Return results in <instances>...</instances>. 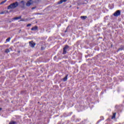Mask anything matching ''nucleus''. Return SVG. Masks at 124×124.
<instances>
[{
  "label": "nucleus",
  "mask_w": 124,
  "mask_h": 124,
  "mask_svg": "<svg viewBox=\"0 0 124 124\" xmlns=\"http://www.w3.org/2000/svg\"><path fill=\"white\" fill-rule=\"evenodd\" d=\"M18 5V2L13 3L8 6L7 9H14V8H16Z\"/></svg>",
  "instance_id": "nucleus-1"
},
{
  "label": "nucleus",
  "mask_w": 124,
  "mask_h": 124,
  "mask_svg": "<svg viewBox=\"0 0 124 124\" xmlns=\"http://www.w3.org/2000/svg\"><path fill=\"white\" fill-rule=\"evenodd\" d=\"M121 15V11L117 10L116 11L114 14L113 16H115V17H118Z\"/></svg>",
  "instance_id": "nucleus-2"
},
{
  "label": "nucleus",
  "mask_w": 124,
  "mask_h": 124,
  "mask_svg": "<svg viewBox=\"0 0 124 124\" xmlns=\"http://www.w3.org/2000/svg\"><path fill=\"white\" fill-rule=\"evenodd\" d=\"M32 3H33V0H28L26 3V6H31V5L32 4Z\"/></svg>",
  "instance_id": "nucleus-3"
},
{
  "label": "nucleus",
  "mask_w": 124,
  "mask_h": 124,
  "mask_svg": "<svg viewBox=\"0 0 124 124\" xmlns=\"http://www.w3.org/2000/svg\"><path fill=\"white\" fill-rule=\"evenodd\" d=\"M30 46L32 47V48H34L35 46V43L33 42V41L29 42Z\"/></svg>",
  "instance_id": "nucleus-4"
},
{
  "label": "nucleus",
  "mask_w": 124,
  "mask_h": 124,
  "mask_svg": "<svg viewBox=\"0 0 124 124\" xmlns=\"http://www.w3.org/2000/svg\"><path fill=\"white\" fill-rule=\"evenodd\" d=\"M37 30H38V27L37 26H35L31 29V31H37Z\"/></svg>",
  "instance_id": "nucleus-5"
},
{
  "label": "nucleus",
  "mask_w": 124,
  "mask_h": 124,
  "mask_svg": "<svg viewBox=\"0 0 124 124\" xmlns=\"http://www.w3.org/2000/svg\"><path fill=\"white\" fill-rule=\"evenodd\" d=\"M67 1V0H61L60 1H59L58 2V3H59V4H62V2H65Z\"/></svg>",
  "instance_id": "nucleus-6"
},
{
  "label": "nucleus",
  "mask_w": 124,
  "mask_h": 124,
  "mask_svg": "<svg viewBox=\"0 0 124 124\" xmlns=\"http://www.w3.org/2000/svg\"><path fill=\"white\" fill-rule=\"evenodd\" d=\"M20 6H21V7H24V6H25V2H24V1H21L20 2Z\"/></svg>",
  "instance_id": "nucleus-7"
},
{
  "label": "nucleus",
  "mask_w": 124,
  "mask_h": 124,
  "mask_svg": "<svg viewBox=\"0 0 124 124\" xmlns=\"http://www.w3.org/2000/svg\"><path fill=\"white\" fill-rule=\"evenodd\" d=\"M80 18L82 20H86V19H87V16H80Z\"/></svg>",
  "instance_id": "nucleus-8"
},
{
  "label": "nucleus",
  "mask_w": 124,
  "mask_h": 124,
  "mask_svg": "<svg viewBox=\"0 0 124 124\" xmlns=\"http://www.w3.org/2000/svg\"><path fill=\"white\" fill-rule=\"evenodd\" d=\"M67 76H68V75H67L66 76H65V77L63 78V82H65V81H67Z\"/></svg>",
  "instance_id": "nucleus-9"
},
{
  "label": "nucleus",
  "mask_w": 124,
  "mask_h": 124,
  "mask_svg": "<svg viewBox=\"0 0 124 124\" xmlns=\"http://www.w3.org/2000/svg\"><path fill=\"white\" fill-rule=\"evenodd\" d=\"M22 16H19L18 17H14V20H19V19H21Z\"/></svg>",
  "instance_id": "nucleus-10"
},
{
  "label": "nucleus",
  "mask_w": 124,
  "mask_h": 124,
  "mask_svg": "<svg viewBox=\"0 0 124 124\" xmlns=\"http://www.w3.org/2000/svg\"><path fill=\"white\" fill-rule=\"evenodd\" d=\"M69 46H65L63 48L64 51H65V50H67L68 49Z\"/></svg>",
  "instance_id": "nucleus-11"
},
{
  "label": "nucleus",
  "mask_w": 124,
  "mask_h": 124,
  "mask_svg": "<svg viewBox=\"0 0 124 124\" xmlns=\"http://www.w3.org/2000/svg\"><path fill=\"white\" fill-rule=\"evenodd\" d=\"M116 118V113H113V116L111 117V119H115Z\"/></svg>",
  "instance_id": "nucleus-12"
},
{
  "label": "nucleus",
  "mask_w": 124,
  "mask_h": 124,
  "mask_svg": "<svg viewBox=\"0 0 124 124\" xmlns=\"http://www.w3.org/2000/svg\"><path fill=\"white\" fill-rule=\"evenodd\" d=\"M6 53H8L9 52H10V48L6 49L5 51Z\"/></svg>",
  "instance_id": "nucleus-13"
},
{
  "label": "nucleus",
  "mask_w": 124,
  "mask_h": 124,
  "mask_svg": "<svg viewBox=\"0 0 124 124\" xmlns=\"http://www.w3.org/2000/svg\"><path fill=\"white\" fill-rule=\"evenodd\" d=\"M7 0H4V1H2V2H0V4H3V3H5V2H6V1Z\"/></svg>",
  "instance_id": "nucleus-14"
},
{
  "label": "nucleus",
  "mask_w": 124,
  "mask_h": 124,
  "mask_svg": "<svg viewBox=\"0 0 124 124\" xmlns=\"http://www.w3.org/2000/svg\"><path fill=\"white\" fill-rule=\"evenodd\" d=\"M123 50H124V47H121L118 50V51H122Z\"/></svg>",
  "instance_id": "nucleus-15"
},
{
  "label": "nucleus",
  "mask_w": 124,
  "mask_h": 124,
  "mask_svg": "<svg viewBox=\"0 0 124 124\" xmlns=\"http://www.w3.org/2000/svg\"><path fill=\"white\" fill-rule=\"evenodd\" d=\"M10 39L11 38H8L6 40V41L7 42H9L10 41Z\"/></svg>",
  "instance_id": "nucleus-16"
},
{
  "label": "nucleus",
  "mask_w": 124,
  "mask_h": 124,
  "mask_svg": "<svg viewBox=\"0 0 124 124\" xmlns=\"http://www.w3.org/2000/svg\"><path fill=\"white\" fill-rule=\"evenodd\" d=\"M66 54V49H65V51H64V49H63V54Z\"/></svg>",
  "instance_id": "nucleus-17"
},
{
  "label": "nucleus",
  "mask_w": 124,
  "mask_h": 124,
  "mask_svg": "<svg viewBox=\"0 0 124 124\" xmlns=\"http://www.w3.org/2000/svg\"><path fill=\"white\" fill-rule=\"evenodd\" d=\"M16 124V122H11L9 123V124Z\"/></svg>",
  "instance_id": "nucleus-18"
},
{
  "label": "nucleus",
  "mask_w": 124,
  "mask_h": 124,
  "mask_svg": "<svg viewBox=\"0 0 124 124\" xmlns=\"http://www.w3.org/2000/svg\"><path fill=\"white\" fill-rule=\"evenodd\" d=\"M7 12V11H4L3 12H1L0 14H4V13H6Z\"/></svg>",
  "instance_id": "nucleus-19"
},
{
  "label": "nucleus",
  "mask_w": 124,
  "mask_h": 124,
  "mask_svg": "<svg viewBox=\"0 0 124 124\" xmlns=\"http://www.w3.org/2000/svg\"><path fill=\"white\" fill-rule=\"evenodd\" d=\"M31 24H29L27 25V27H31Z\"/></svg>",
  "instance_id": "nucleus-20"
},
{
  "label": "nucleus",
  "mask_w": 124,
  "mask_h": 124,
  "mask_svg": "<svg viewBox=\"0 0 124 124\" xmlns=\"http://www.w3.org/2000/svg\"><path fill=\"white\" fill-rule=\"evenodd\" d=\"M35 8H36V7H32V8H31V9H32V10H33V9H35Z\"/></svg>",
  "instance_id": "nucleus-21"
},
{
  "label": "nucleus",
  "mask_w": 124,
  "mask_h": 124,
  "mask_svg": "<svg viewBox=\"0 0 124 124\" xmlns=\"http://www.w3.org/2000/svg\"><path fill=\"white\" fill-rule=\"evenodd\" d=\"M24 21H25V20H24V19H21L20 20V21H22V22H24Z\"/></svg>",
  "instance_id": "nucleus-22"
},
{
  "label": "nucleus",
  "mask_w": 124,
  "mask_h": 124,
  "mask_svg": "<svg viewBox=\"0 0 124 124\" xmlns=\"http://www.w3.org/2000/svg\"><path fill=\"white\" fill-rule=\"evenodd\" d=\"M41 50H44V48H43V47H41Z\"/></svg>",
  "instance_id": "nucleus-23"
},
{
  "label": "nucleus",
  "mask_w": 124,
  "mask_h": 124,
  "mask_svg": "<svg viewBox=\"0 0 124 124\" xmlns=\"http://www.w3.org/2000/svg\"><path fill=\"white\" fill-rule=\"evenodd\" d=\"M18 53H20V51H18Z\"/></svg>",
  "instance_id": "nucleus-24"
},
{
  "label": "nucleus",
  "mask_w": 124,
  "mask_h": 124,
  "mask_svg": "<svg viewBox=\"0 0 124 124\" xmlns=\"http://www.w3.org/2000/svg\"><path fill=\"white\" fill-rule=\"evenodd\" d=\"M4 47H5V45H4Z\"/></svg>",
  "instance_id": "nucleus-25"
}]
</instances>
